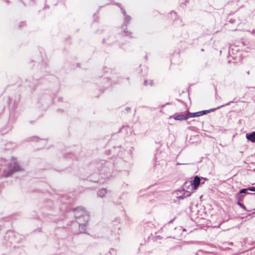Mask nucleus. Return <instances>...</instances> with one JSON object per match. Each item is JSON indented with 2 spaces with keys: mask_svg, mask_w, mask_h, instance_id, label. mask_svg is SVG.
I'll list each match as a JSON object with an SVG mask.
<instances>
[{
  "mask_svg": "<svg viewBox=\"0 0 255 255\" xmlns=\"http://www.w3.org/2000/svg\"><path fill=\"white\" fill-rule=\"evenodd\" d=\"M75 216L79 228L85 230L90 217L88 213L82 208H77L75 210Z\"/></svg>",
  "mask_w": 255,
  "mask_h": 255,
  "instance_id": "f257e3e1",
  "label": "nucleus"
},
{
  "mask_svg": "<svg viewBox=\"0 0 255 255\" xmlns=\"http://www.w3.org/2000/svg\"><path fill=\"white\" fill-rule=\"evenodd\" d=\"M238 205H239L241 208H242L244 210H246V208L245 206V205L241 203L240 202H238Z\"/></svg>",
  "mask_w": 255,
  "mask_h": 255,
  "instance_id": "2eb2a0df",
  "label": "nucleus"
},
{
  "mask_svg": "<svg viewBox=\"0 0 255 255\" xmlns=\"http://www.w3.org/2000/svg\"><path fill=\"white\" fill-rule=\"evenodd\" d=\"M178 192L180 193H183V195H179L177 196V198L180 199H183L184 198L189 197L191 195V192H190L189 191H185L184 190L179 191V192Z\"/></svg>",
  "mask_w": 255,
  "mask_h": 255,
  "instance_id": "0eeeda50",
  "label": "nucleus"
},
{
  "mask_svg": "<svg viewBox=\"0 0 255 255\" xmlns=\"http://www.w3.org/2000/svg\"><path fill=\"white\" fill-rule=\"evenodd\" d=\"M246 138L248 140L253 142H255V131L247 133Z\"/></svg>",
  "mask_w": 255,
  "mask_h": 255,
  "instance_id": "6e6552de",
  "label": "nucleus"
},
{
  "mask_svg": "<svg viewBox=\"0 0 255 255\" xmlns=\"http://www.w3.org/2000/svg\"><path fill=\"white\" fill-rule=\"evenodd\" d=\"M144 85L147 86L149 85L150 86L153 85V81L152 80H145L144 82Z\"/></svg>",
  "mask_w": 255,
  "mask_h": 255,
  "instance_id": "4468645a",
  "label": "nucleus"
},
{
  "mask_svg": "<svg viewBox=\"0 0 255 255\" xmlns=\"http://www.w3.org/2000/svg\"><path fill=\"white\" fill-rule=\"evenodd\" d=\"M127 111L130 110V108H127Z\"/></svg>",
  "mask_w": 255,
  "mask_h": 255,
  "instance_id": "a211bd4d",
  "label": "nucleus"
},
{
  "mask_svg": "<svg viewBox=\"0 0 255 255\" xmlns=\"http://www.w3.org/2000/svg\"><path fill=\"white\" fill-rule=\"evenodd\" d=\"M107 193V190L106 189L103 188L100 189L98 192V196L100 197L103 198L105 194Z\"/></svg>",
  "mask_w": 255,
  "mask_h": 255,
  "instance_id": "9b49d317",
  "label": "nucleus"
},
{
  "mask_svg": "<svg viewBox=\"0 0 255 255\" xmlns=\"http://www.w3.org/2000/svg\"><path fill=\"white\" fill-rule=\"evenodd\" d=\"M124 31H125V33L127 32V31H126V30H125Z\"/></svg>",
  "mask_w": 255,
  "mask_h": 255,
  "instance_id": "aec40b11",
  "label": "nucleus"
},
{
  "mask_svg": "<svg viewBox=\"0 0 255 255\" xmlns=\"http://www.w3.org/2000/svg\"><path fill=\"white\" fill-rule=\"evenodd\" d=\"M171 15H174L175 16H176V12L174 11H172L171 12Z\"/></svg>",
  "mask_w": 255,
  "mask_h": 255,
  "instance_id": "f3484780",
  "label": "nucleus"
},
{
  "mask_svg": "<svg viewBox=\"0 0 255 255\" xmlns=\"http://www.w3.org/2000/svg\"><path fill=\"white\" fill-rule=\"evenodd\" d=\"M199 117V112L193 113H190L189 114V118H194V117Z\"/></svg>",
  "mask_w": 255,
  "mask_h": 255,
  "instance_id": "ddd939ff",
  "label": "nucleus"
},
{
  "mask_svg": "<svg viewBox=\"0 0 255 255\" xmlns=\"http://www.w3.org/2000/svg\"><path fill=\"white\" fill-rule=\"evenodd\" d=\"M255 191V187H250L248 189H243L240 190V194H248V191Z\"/></svg>",
  "mask_w": 255,
  "mask_h": 255,
  "instance_id": "9d476101",
  "label": "nucleus"
},
{
  "mask_svg": "<svg viewBox=\"0 0 255 255\" xmlns=\"http://www.w3.org/2000/svg\"><path fill=\"white\" fill-rule=\"evenodd\" d=\"M212 255L211 253L208 252H205L202 250H199L197 252V255Z\"/></svg>",
  "mask_w": 255,
  "mask_h": 255,
  "instance_id": "f8f14e48",
  "label": "nucleus"
},
{
  "mask_svg": "<svg viewBox=\"0 0 255 255\" xmlns=\"http://www.w3.org/2000/svg\"><path fill=\"white\" fill-rule=\"evenodd\" d=\"M247 73H248V74H250V71H248V72H247Z\"/></svg>",
  "mask_w": 255,
  "mask_h": 255,
  "instance_id": "6ab92c4d",
  "label": "nucleus"
},
{
  "mask_svg": "<svg viewBox=\"0 0 255 255\" xmlns=\"http://www.w3.org/2000/svg\"><path fill=\"white\" fill-rule=\"evenodd\" d=\"M233 102H234L233 101H231V102H229L228 103H227V104H226L225 105H222V106H221L220 107H217L216 108L211 109H210L209 110H204V111H200V112H199V116H201L207 114H208V113H209L210 112H214L216 110L219 109L220 108L223 107H224L225 106L230 105L231 103H232Z\"/></svg>",
  "mask_w": 255,
  "mask_h": 255,
  "instance_id": "423d86ee",
  "label": "nucleus"
},
{
  "mask_svg": "<svg viewBox=\"0 0 255 255\" xmlns=\"http://www.w3.org/2000/svg\"><path fill=\"white\" fill-rule=\"evenodd\" d=\"M109 165V163L104 162V165L101 169H100V174L102 175V176L103 178H109L110 176L112 175L111 174Z\"/></svg>",
  "mask_w": 255,
  "mask_h": 255,
  "instance_id": "7ed1b4c3",
  "label": "nucleus"
},
{
  "mask_svg": "<svg viewBox=\"0 0 255 255\" xmlns=\"http://www.w3.org/2000/svg\"><path fill=\"white\" fill-rule=\"evenodd\" d=\"M180 190H178V191H177L176 192H175V194H176V197L177 198V196H179V195H183V193H179L178 192H179Z\"/></svg>",
  "mask_w": 255,
  "mask_h": 255,
  "instance_id": "dca6fc26",
  "label": "nucleus"
},
{
  "mask_svg": "<svg viewBox=\"0 0 255 255\" xmlns=\"http://www.w3.org/2000/svg\"><path fill=\"white\" fill-rule=\"evenodd\" d=\"M189 114L190 113H188L185 115L184 114H180V115H175L171 117V118H173L174 120L177 121H183L187 120L189 118Z\"/></svg>",
  "mask_w": 255,
  "mask_h": 255,
  "instance_id": "20e7f679",
  "label": "nucleus"
},
{
  "mask_svg": "<svg viewBox=\"0 0 255 255\" xmlns=\"http://www.w3.org/2000/svg\"><path fill=\"white\" fill-rule=\"evenodd\" d=\"M201 182L200 177L198 176H196L193 181L191 182L190 185L192 186L193 190H196L199 187Z\"/></svg>",
  "mask_w": 255,
  "mask_h": 255,
  "instance_id": "39448f33",
  "label": "nucleus"
},
{
  "mask_svg": "<svg viewBox=\"0 0 255 255\" xmlns=\"http://www.w3.org/2000/svg\"><path fill=\"white\" fill-rule=\"evenodd\" d=\"M21 170L20 166L16 162L13 161L3 167L1 175L4 177H7L13 172Z\"/></svg>",
  "mask_w": 255,
  "mask_h": 255,
  "instance_id": "f03ea898",
  "label": "nucleus"
},
{
  "mask_svg": "<svg viewBox=\"0 0 255 255\" xmlns=\"http://www.w3.org/2000/svg\"><path fill=\"white\" fill-rule=\"evenodd\" d=\"M122 12L124 14L125 18L124 20V23L126 24L130 21V17L129 15L126 14V11L124 9L121 8Z\"/></svg>",
  "mask_w": 255,
  "mask_h": 255,
  "instance_id": "1a4fd4ad",
  "label": "nucleus"
}]
</instances>
